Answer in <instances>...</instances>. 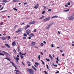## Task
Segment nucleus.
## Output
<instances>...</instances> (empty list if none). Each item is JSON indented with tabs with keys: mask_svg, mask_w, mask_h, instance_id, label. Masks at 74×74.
Here are the masks:
<instances>
[{
	"mask_svg": "<svg viewBox=\"0 0 74 74\" xmlns=\"http://www.w3.org/2000/svg\"><path fill=\"white\" fill-rule=\"evenodd\" d=\"M26 70L27 71L29 72V73L30 74H33L34 73V72L33 71V70H32V69H29L28 68H27L26 69Z\"/></svg>",
	"mask_w": 74,
	"mask_h": 74,
	"instance_id": "1",
	"label": "nucleus"
},
{
	"mask_svg": "<svg viewBox=\"0 0 74 74\" xmlns=\"http://www.w3.org/2000/svg\"><path fill=\"white\" fill-rule=\"evenodd\" d=\"M68 18L69 20H70V21H72V20H73L74 19V17H73V16H71L69 17Z\"/></svg>",
	"mask_w": 74,
	"mask_h": 74,
	"instance_id": "2",
	"label": "nucleus"
},
{
	"mask_svg": "<svg viewBox=\"0 0 74 74\" xmlns=\"http://www.w3.org/2000/svg\"><path fill=\"white\" fill-rule=\"evenodd\" d=\"M36 44V42H32L31 44V45L32 47H34V45H35Z\"/></svg>",
	"mask_w": 74,
	"mask_h": 74,
	"instance_id": "3",
	"label": "nucleus"
},
{
	"mask_svg": "<svg viewBox=\"0 0 74 74\" xmlns=\"http://www.w3.org/2000/svg\"><path fill=\"white\" fill-rule=\"evenodd\" d=\"M31 32V31H30V30L29 29L27 30V35H29V33H30Z\"/></svg>",
	"mask_w": 74,
	"mask_h": 74,
	"instance_id": "4",
	"label": "nucleus"
},
{
	"mask_svg": "<svg viewBox=\"0 0 74 74\" xmlns=\"http://www.w3.org/2000/svg\"><path fill=\"white\" fill-rule=\"evenodd\" d=\"M35 22H36L35 21H32L31 22L29 23V24L32 25V24H34Z\"/></svg>",
	"mask_w": 74,
	"mask_h": 74,
	"instance_id": "5",
	"label": "nucleus"
},
{
	"mask_svg": "<svg viewBox=\"0 0 74 74\" xmlns=\"http://www.w3.org/2000/svg\"><path fill=\"white\" fill-rule=\"evenodd\" d=\"M38 5H39L38 3H37V4H36V6L34 7L35 8L37 9V8L38 7Z\"/></svg>",
	"mask_w": 74,
	"mask_h": 74,
	"instance_id": "6",
	"label": "nucleus"
},
{
	"mask_svg": "<svg viewBox=\"0 0 74 74\" xmlns=\"http://www.w3.org/2000/svg\"><path fill=\"white\" fill-rule=\"evenodd\" d=\"M29 27H30V25H27L26 26H25V30H26L28 28H29Z\"/></svg>",
	"mask_w": 74,
	"mask_h": 74,
	"instance_id": "7",
	"label": "nucleus"
},
{
	"mask_svg": "<svg viewBox=\"0 0 74 74\" xmlns=\"http://www.w3.org/2000/svg\"><path fill=\"white\" fill-rule=\"evenodd\" d=\"M50 19V18L49 17L48 18H46L44 20V21H48V20H49Z\"/></svg>",
	"mask_w": 74,
	"mask_h": 74,
	"instance_id": "8",
	"label": "nucleus"
},
{
	"mask_svg": "<svg viewBox=\"0 0 74 74\" xmlns=\"http://www.w3.org/2000/svg\"><path fill=\"white\" fill-rule=\"evenodd\" d=\"M32 68H33V69L35 70V71H37V69L36 68H35V67H34V66H32Z\"/></svg>",
	"mask_w": 74,
	"mask_h": 74,
	"instance_id": "9",
	"label": "nucleus"
},
{
	"mask_svg": "<svg viewBox=\"0 0 74 74\" xmlns=\"http://www.w3.org/2000/svg\"><path fill=\"white\" fill-rule=\"evenodd\" d=\"M1 39H2V40H5L6 39L4 37H1Z\"/></svg>",
	"mask_w": 74,
	"mask_h": 74,
	"instance_id": "10",
	"label": "nucleus"
},
{
	"mask_svg": "<svg viewBox=\"0 0 74 74\" xmlns=\"http://www.w3.org/2000/svg\"><path fill=\"white\" fill-rule=\"evenodd\" d=\"M5 46H6L7 47V48H9L10 47V46L8 45V44H5Z\"/></svg>",
	"mask_w": 74,
	"mask_h": 74,
	"instance_id": "11",
	"label": "nucleus"
},
{
	"mask_svg": "<svg viewBox=\"0 0 74 74\" xmlns=\"http://www.w3.org/2000/svg\"><path fill=\"white\" fill-rule=\"evenodd\" d=\"M13 3H15V2H17L19 1L18 0H14L12 1Z\"/></svg>",
	"mask_w": 74,
	"mask_h": 74,
	"instance_id": "12",
	"label": "nucleus"
},
{
	"mask_svg": "<svg viewBox=\"0 0 74 74\" xmlns=\"http://www.w3.org/2000/svg\"><path fill=\"white\" fill-rule=\"evenodd\" d=\"M30 37H32V36H34V35L33 34H31L29 35Z\"/></svg>",
	"mask_w": 74,
	"mask_h": 74,
	"instance_id": "13",
	"label": "nucleus"
},
{
	"mask_svg": "<svg viewBox=\"0 0 74 74\" xmlns=\"http://www.w3.org/2000/svg\"><path fill=\"white\" fill-rule=\"evenodd\" d=\"M11 63L12 64L14 67H16L15 66V64H14V62H11Z\"/></svg>",
	"mask_w": 74,
	"mask_h": 74,
	"instance_id": "14",
	"label": "nucleus"
},
{
	"mask_svg": "<svg viewBox=\"0 0 74 74\" xmlns=\"http://www.w3.org/2000/svg\"><path fill=\"white\" fill-rule=\"evenodd\" d=\"M5 59H7V60H9L10 62V61H11V60H10V58H8V57H6V58H5Z\"/></svg>",
	"mask_w": 74,
	"mask_h": 74,
	"instance_id": "15",
	"label": "nucleus"
},
{
	"mask_svg": "<svg viewBox=\"0 0 74 74\" xmlns=\"http://www.w3.org/2000/svg\"><path fill=\"white\" fill-rule=\"evenodd\" d=\"M3 53H5V54H6V55H9V54L5 51H3Z\"/></svg>",
	"mask_w": 74,
	"mask_h": 74,
	"instance_id": "16",
	"label": "nucleus"
},
{
	"mask_svg": "<svg viewBox=\"0 0 74 74\" xmlns=\"http://www.w3.org/2000/svg\"><path fill=\"white\" fill-rule=\"evenodd\" d=\"M59 17V16H53V17H52L51 18H58Z\"/></svg>",
	"mask_w": 74,
	"mask_h": 74,
	"instance_id": "17",
	"label": "nucleus"
},
{
	"mask_svg": "<svg viewBox=\"0 0 74 74\" xmlns=\"http://www.w3.org/2000/svg\"><path fill=\"white\" fill-rule=\"evenodd\" d=\"M53 23H51L49 24V25L51 27L52 25H53Z\"/></svg>",
	"mask_w": 74,
	"mask_h": 74,
	"instance_id": "18",
	"label": "nucleus"
},
{
	"mask_svg": "<svg viewBox=\"0 0 74 74\" xmlns=\"http://www.w3.org/2000/svg\"><path fill=\"white\" fill-rule=\"evenodd\" d=\"M20 47L19 46L18 47V52H19L20 51Z\"/></svg>",
	"mask_w": 74,
	"mask_h": 74,
	"instance_id": "19",
	"label": "nucleus"
},
{
	"mask_svg": "<svg viewBox=\"0 0 74 74\" xmlns=\"http://www.w3.org/2000/svg\"><path fill=\"white\" fill-rule=\"evenodd\" d=\"M49 57L51 59H53V57L52 56L51 54H49Z\"/></svg>",
	"mask_w": 74,
	"mask_h": 74,
	"instance_id": "20",
	"label": "nucleus"
},
{
	"mask_svg": "<svg viewBox=\"0 0 74 74\" xmlns=\"http://www.w3.org/2000/svg\"><path fill=\"white\" fill-rule=\"evenodd\" d=\"M3 2H4V3H8V1L5 0H4L3 1Z\"/></svg>",
	"mask_w": 74,
	"mask_h": 74,
	"instance_id": "21",
	"label": "nucleus"
},
{
	"mask_svg": "<svg viewBox=\"0 0 74 74\" xmlns=\"http://www.w3.org/2000/svg\"><path fill=\"white\" fill-rule=\"evenodd\" d=\"M35 64L36 66H38L39 65V63L38 62H35Z\"/></svg>",
	"mask_w": 74,
	"mask_h": 74,
	"instance_id": "22",
	"label": "nucleus"
},
{
	"mask_svg": "<svg viewBox=\"0 0 74 74\" xmlns=\"http://www.w3.org/2000/svg\"><path fill=\"white\" fill-rule=\"evenodd\" d=\"M50 26L49 25L47 27H46V29H49V28L50 27Z\"/></svg>",
	"mask_w": 74,
	"mask_h": 74,
	"instance_id": "23",
	"label": "nucleus"
},
{
	"mask_svg": "<svg viewBox=\"0 0 74 74\" xmlns=\"http://www.w3.org/2000/svg\"><path fill=\"white\" fill-rule=\"evenodd\" d=\"M40 45L41 47H43V46H44V43H41Z\"/></svg>",
	"mask_w": 74,
	"mask_h": 74,
	"instance_id": "24",
	"label": "nucleus"
},
{
	"mask_svg": "<svg viewBox=\"0 0 74 74\" xmlns=\"http://www.w3.org/2000/svg\"><path fill=\"white\" fill-rule=\"evenodd\" d=\"M69 11V10H64V12H68Z\"/></svg>",
	"mask_w": 74,
	"mask_h": 74,
	"instance_id": "25",
	"label": "nucleus"
},
{
	"mask_svg": "<svg viewBox=\"0 0 74 74\" xmlns=\"http://www.w3.org/2000/svg\"><path fill=\"white\" fill-rule=\"evenodd\" d=\"M38 58L39 60H40V58H41V57H40V55H38Z\"/></svg>",
	"mask_w": 74,
	"mask_h": 74,
	"instance_id": "26",
	"label": "nucleus"
},
{
	"mask_svg": "<svg viewBox=\"0 0 74 74\" xmlns=\"http://www.w3.org/2000/svg\"><path fill=\"white\" fill-rule=\"evenodd\" d=\"M15 44V42L14 41L12 43V45H14Z\"/></svg>",
	"mask_w": 74,
	"mask_h": 74,
	"instance_id": "27",
	"label": "nucleus"
},
{
	"mask_svg": "<svg viewBox=\"0 0 74 74\" xmlns=\"http://www.w3.org/2000/svg\"><path fill=\"white\" fill-rule=\"evenodd\" d=\"M21 30H22V29L21 28H19V29H18V30H19V31H20V32H21V31H22Z\"/></svg>",
	"mask_w": 74,
	"mask_h": 74,
	"instance_id": "28",
	"label": "nucleus"
},
{
	"mask_svg": "<svg viewBox=\"0 0 74 74\" xmlns=\"http://www.w3.org/2000/svg\"><path fill=\"white\" fill-rule=\"evenodd\" d=\"M23 36H25V37H26V36H27V34H24Z\"/></svg>",
	"mask_w": 74,
	"mask_h": 74,
	"instance_id": "29",
	"label": "nucleus"
},
{
	"mask_svg": "<svg viewBox=\"0 0 74 74\" xmlns=\"http://www.w3.org/2000/svg\"><path fill=\"white\" fill-rule=\"evenodd\" d=\"M41 61L42 62V64H43L44 65H45V63H44V62L42 61V60H41Z\"/></svg>",
	"mask_w": 74,
	"mask_h": 74,
	"instance_id": "30",
	"label": "nucleus"
},
{
	"mask_svg": "<svg viewBox=\"0 0 74 74\" xmlns=\"http://www.w3.org/2000/svg\"><path fill=\"white\" fill-rule=\"evenodd\" d=\"M1 55L3 56H4V54H3L1 53H0V56H1Z\"/></svg>",
	"mask_w": 74,
	"mask_h": 74,
	"instance_id": "31",
	"label": "nucleus"
},
{
	"mask_svg": "<svg viewBox=\"0 0 74 74\" xmlns=\"http://www.w3.org/2000/svg\"><path fill=\"white\" fill-rule=\"evenodd\" d=\"M16 60H19V58L18 57H16Z\"/></svg>",
	"mask_w": 74,
	"mask_h": 74,
	"instance_id": "32",
	"label": "nucleus"
},
{
	"mask_svg": "<svg viewBox=\"0 0 74 74\" xmlns=\"http://www.w3.org/2000/svg\"><path fill=\"white\" fill-rule=\"evenodd\" d=\"M21 58L22 59H23V56L21 55Z\"/></svg>",
	"mask_w": 74,
	"mask_h": 74,
	"instance_id": "33",
	"label": "nucleus"
},
{
	"mask_svg": "<svg viewBox=\"0 0 74 74\" xmlns=\"http://www.w3.org/2000/svg\"><path fill=\"white\" fill-rule=\"evenodd\" d=\"M14 52L15 53H16V51L15 49L14 50Z\"/></svg>",
	"mask_w": 74,
	"mask_h": 74,
	"instance_id": "34",
	"label": "nucleus"
},
{
	"mask_svg": "<svg viewBox=\"0 0 74 74\" xmlns=\"http://www.w3.org/2000/svg\"><path fill=\"white\" fill-rule=\"evenodd\" d=\"M20 32V31L18 30V31H16V33H18V32Z\"/></svg>",
	"mask_w": 74,
	"mask_h": 74,
	"instance_id": "35",
	"label": "nucleus"
},
{
	"mask_svg": "<svg viewBox=\"0 0 74 74\" xmlns=\"http://www.w3.org/2000/svg\"><path fill=\"white\" fill-rule=\"evenodd\" d=\"M44 16H42L40 18V19H42V18H44Z\"/></svg>",
	"mask_w": 74,
	"mask_h": 74,
	"instance_id": "36",
	"label": "nucleus"
},
{
	"mask_svg": "<svg viewBox=\"0 0 74 74\" xmlns=\"http://www.w3.org/2000/svg\"><path fill=\"white\" fill-rule=\"evenodd\" d=\"M43 7L44 8L45 10H47V8L45 6H43Z\"/></svg>",
	"mask_w": 74,
	"mask_h": 74,
	"instance_id": "37",
	"label": "nucleus"
},
{
	"mask_svg": "<svg viewBox=\"0 0 74 74\" xmlns=\"http://www.w3.org/2000/svg\"><path fill=\"white\" fill-rule=\"evenodd\" d=\"M46 66L47 67V69H49V67H48V64H46Z\"/></svg>",
	"mask_w": 74,
	"mask_h": 74,
	"instance_id": "38",
	"label": "nucleus"
},
{
	"mask_svg": "<svg viewBox=\"0 0 74 74\" xmlns=\"http://www.w3.org/2000/svg\"><path fill=\"white\" fill-rule=\"evenodd\" d=\"M15 71L16 72H19V71L18 70H15Z\"/></svg>",
	"mask_w": 74,
	"mask_h": 74,
	"instance_id": "39",
	"label": "nucleus"
},
{
	"mask_svg": "<svg viewBox=\"0 0 74 74\" xmlns=\"http://www.w3.org/2000/svg\"><path fill=\"white\" fill-rule=\"evenodd\" d=\"M42 14H45V11H43L42 13Z\"/></svg>",
	"mask_w": 74,
	"mask_h": 74,
	"instance_id": "40",
	"label": "nucleus"
},
{
	"mask_svg": "<svg viewBox=\"0 0 74 74\" xmlns=\"http://www.w3.org/2000/svg\"><path fill=\"white\" fill-rule=\"evenodd\" d=\"M5 11H6V10H5V11H2L1 12H0V13H1L2 12H5Z\"/></svg>",
	"mask_w": 74,
	"mask_h": 74,
	"instance_id": "41",
	"label": "nucleus"
},
{
	"mask_svg": "<svg viewBox=\"0 0 74 74\" xmlns=\"http://www.w3.org/2000/svg\"><path fill=\"white\" fill-rule=\"evenodd\" d=\"M26 53H25L24 54H23V53H22V55H26Z\"/></svg>",
	"mask_w": 74,
	"mask_h": 74,
	"instance_id": "42",
	"label": "nucleus"
},
{
	"mask_svg": "<svg viewBox=\"0 0 74 74\" xmlns=\"http://www.w3.org/2000/svg\"><path fill=\"white\" fill-rule=\"evenodd\" d=\"M21 62L22 63V64H23V66H25V65L24 64V63H23V61H22Z\"/></svg>",
	"mask_w": 74,
	"mask_h": 74,
	"instance_id": "43",
	"label": "nucleus"
},
{
	"mask_svg": "<svg viewBox=\"0 0 74 74\" xmlns=\"http://www.w3.org/2000/svg\"><path fill=\"white\" fill-rule=\"evenodd\" d=\"M23 39H24V40H25V39H26V38L25 36H24L23 37Z\"/></svg>",
	"mask_w": 74,
	"mask_h": 74,
	"instance_id": "44",
	"label": "nucleus"
},
{
	"mask_svg": "<svg viewBox=\"0 0 74 74\" xmlns=\"http://www.w3.org/2000/svg\"><path fill=\"white\" fill-rule=\"evenodd\" d=\"M56 74H57V73H59V71H57L56 72Z\"/></svg>",
	"mask_w": 74,
	"mask_h": 74,
	"instance_id": "45",
	"label": "nucleus"
},
{
	"mask_svg": "<svg viewBox=\"0 0 74 74\" xmlns=\"http://www.w3.org/2000/svg\"><path fill=\"white\" fill-rule=\"evenodd\" d=\"M70 4H71L69 2V3H68L67 4L68 5H70Z\"/></svg>",
	"mask_w": 74,
	"mask_h": 74,
	"instance_id": "46",
	"label": "nucleus"
},
{
	"mask_svg": "<svg viewBox=\"0 0 74 74\" xmlns=\"http://www.w3.org/2000/svg\"><path fill=\"white\" fill-rule=\"evenodd\" d=\"M36 30H37V29H35L34 31V32H36Z\"/></svg>",
	"mask_w": 74,
	"mask_h": 74,
	"instance_id": "47",
	"label": "nucleus"
},
{
	"mask_svg": "<svg viewBox=\"0 0 74 74\" xmlns=\"http://www.w3.org/2000/svg\"><path fill=\"white\" fill-rule=\"evenodd\" d=\"M31 66V64H30V63L28 64V66Z\"/></svg>",
	"mask_w": 74,
	"mask_h": 74,
	"instance_id": "48",
	"label": "nucleus"
},
{
	"mask_svg": "<svg viewBox=\"0 0 74 74\" xmlns=\"http://www.w3.org/2000/svg\"><path fill=\"white\" fill-rule=\"evenodd\" d=\"M46 60H47V61H49L50 60L49 59H48L46 58Z\"/></svg>",
	"mask_w": 74,
	"mask_h": 74,
	"instance_id": "49",
	"label": "nucleus"
},
{
	"mask_svg": "<svg viewBox=\"0 0 74 74\" xmlns=\"http://www.w3.org/2000/svg\"><path fill=\"white\" fill-rule=\"evenodd\" d=\"M54 67H57L58 66V65L57 64H56L54 65Z\"/></svg>",
	"mask_w": 74,
	"mask_h": 74,
	"instance_id": "50",
	"label": "nucleus"
},
{
	"mask_svg": "<svg viewBox=\"0 0 74 74\" xmlns=\"http://www.w3.org/2000/svg\"><path fill=\"white\" fill-rule=\"evenodd\" d=\"M54 46H53V44H52L51 45V47H52V48H53L54 47Z\"/></svg>",
	"mask_w": 74,
	"mask_h": 74,
	"instance_id": "51",
	"label": "nucleus"
},
{
	"mask_svg": "<svg viewBox=\"0 0 74 74\" xmlns=\"http://www.w3.org/2000/svg\"><path fill=\"white\" fill-rule=\"evenodd\" d=\"M29 63H30L29 62V61H27V64H29Z\"/></svg>",
	"mask_w": 74,
	"mask_h": 74,
	"instance_id": "52",
	"label": "nucleus"
},
{
	"mask_svg": "<svg viewBox=\"0 0 74 74\" xmlns=\"http://www.w3.org/2000/svg\"><path fill=\"white\" fill-rule=\"evenodd\" d=\"M43 72L44 73H45L46 74H47V72H46V71H44Z\"/></svg>",
	"mask_w": 74,
	"mask_h": 74,
	"instance_id": "53",
	"label": "nucleus"
},
{
	"mask_svg": "<svg viewBox=\"0 0 74 74\" xmlns=\"http://www.w3.org/2000/svg\"><path fill=\"white\" fill-rule=\"evenodd\" d=\"M57 60L58 61H59V58L58 57L57 58Z\"/></svg>",
	"mask_w": 74,
	"mask_h": 74,
	"instance_id": "54",
	"label": "nucleus"
},
{
	"mask_svg": "<svg viewBox=\"0 0 74 74\" xmlns=\"http://www.w3.org/2000/svg\"><path fill=\"white\" fill-rule=\"evenodd\" d=\"M40 53H41V55H44V54H43V53H42L40 52Z\"/></svg>",
	"mask_w": 74,
	"mask_h": 74,
	"instance_id": "55",
	"label": "nucleus"
},
{
	"mask_svg": "<svg viewBox=\"0 0 74 74\" xmlns=\"http://www.w3.org/2000/svg\"><path fill=\"white\" fill-rule=\"evenodd\" d=\"M2 4L3 5H5V3L4 2H3L2 3Z\"/></svg>",
	"mask_w": 74,
	"mask_h": 74,
	"instance_id": "56",
	"label": "nucleus"
},
{
	"mask_svg": "<svg viewBox=\"0 0 74 74\" xmlns=\"http://www.w3.org/2000/svg\"><path fill=\"white\" fill-rule=\"evenodd\" d=\"M27 4V3L26 2V3H24L23 4L24 5H25L26 4Z\"/></svg>",
	"mask_w": 74,
	"mask_h": 74,
	"instance_id": "57",
	"label": "nucleus"
},
{
	"mask_svg": "<svg viewBox=\"0 0 74 74\" xmlns=\"http://www.w3.org/2000/svg\"><path fill=\"white\" fill-rule=\"evenodd\" d=\"M56 62L58 64L59 63V62H58V61H56Z\"/></svg>",
	"mask_w": 74,
	"mask_h": 74,
	"instance_id": "58",
	"label": "nucleus"
},
{
	"mask_svg": "<svg viewBox=\"0 0 74 74\" xmlns=\"http://www.w3.org/2000/svg\"><path fill=\"white\" fill-rule=\"evenodd\" d=\"M43 43H44V44H46V42H45V41H44L43 42Z\"/></svg>",
	"mask_w": 74,
	"mask_h": 74,
	"instance_id": "59",
	"label": "nucleus"
},
{
	"mask_svg": "<svg viewBox=\"0 0 74 74\" xmlns=\"http://www.w3.org/2000/svg\"><path fill=\"white\" fill-rule=\"evenodd\" d=\"M62 56H64V54H62Z\"/></svg>",
	"mask_w": 74,
	"mask_h": 74,
	"instance_id": "60",
	"label": "nucleus"
},
{
	"mask_svg": "<svg viewBox=\"0 0 74 74\" xmlns=\"http://www.w3.org/2000/svg\"><path fill=\"white\" fill-rule=\"evenodd\" d=\"M8 38L10 39V38H11V37H10V36H8Z\"/></svg>",
	"mask_w": 74,
	"mask_h": 74,
	"instance_id": "61",
	"label": "nucleus"
},
{
	"mask_svg": "<svg viewBox=\"0 0 74 74\" xmlns=\"http://www.w3.org/2000/svg\"><path fill=\"white\" fill-rule=\"evenodd\" d=\"M35 48H37V49H38V47H36V46H35Z\"/></svg>",
	"mask_w": 74,
	"mask_h": 74,
	"instance_id": "62",
	"label": "nucleus"
},
{
	"mask_svg": "<svg viewBox=\"0 0 74 74\" xmlns=\"http://www.w3.org/2000/svg\"><path fill=\"white\" fill-rule=\"evenodd\" d=\"M65 6L66 7H67L68 6V5H67V4H66L65 5Z\"/></svg>",
	"mask_w": 74,
	"mask_h": 74,
	"instance_id": "63",
	"label": "nucleus"
},
{
	"mask_svg": "<svg viewBox=\"0 0 74 74\" xmlns=\"http://www.w3.org/2000/svg\"><path fill=\"white\" fill-rule=\"evenodd\" d=\"M28 38H29V40H30V39H31V37H29Z\"/></svg>",
	"mask_w": 74,
	"mask_h": 74,
	"instance_id": "64",
	"label": "nucleus"
}]
</instances>
